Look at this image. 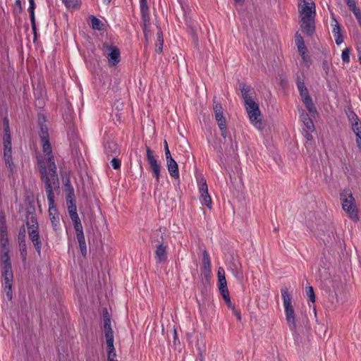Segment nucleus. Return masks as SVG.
<instances>
[{
    "mask_svg": "<svg viewBox=\"0 0 361 361\" xmlns=\"http://www.w3.org/2000/svg\"><path fill=\"white\" fill-rule=\"evenodd\" d=\"M74 196V191L73 188H71V190L68 194V198H67V207H68V211L69 213V216L71 214H77V209L76 205L75 204L74 200L72 199V197Z\"/></svg>",
    "mask_w": 361,
    "mask_h": 361,
    "instance_id": "nucleus-20",
    "label": "nucleus"
},
{
    "mask_svg": "<svg viewBox=\"0 0 361 361\" xmlns=\"http://www.w3.org/2000/svg\"><path fill=\"white\" fill-rule=\"evenodd\" d=\"M15 6H16V8L18 9L19 12L22 11L23 8H22V3H21L20 0H16Z\"/></svg>",
    "mask_w": 361,
    "mask_h": 361,
    "instance_id": "nucleus-54",
    "label": "nucleus"
},
{
    "mask_svg": "<svg viewBox=\"0 0 361 361\" xmlns=\"http://www.w3.org/2000/svg\"><path fill=\"white\" fill-rule=\"evenodd\" d=\"M219 289L220 290L221 295H222L224 300L227 299L230 297L228 289L227 288V285L223 286H219Z\"/></svg>",
    "mask_w": 361,
    "mask_h": 361,
    "instance_id": "nucleus-41",
    "label": "nucleus"
},
{
    "mask_svg": "<svg viewBox=\"0 0 361 361\" xmlns=\"http://www.w3.org/2000/svg\"><path fill=\"white\" fill-rule=\"evenodd\" d=\"M213 110L217 123H226V119L224 117L222 106L219 102H216L215 99H214Z\"/></svg>",
    "mask_w": 361,
    "mask_h": 361,
    "instance_id": "nucleus-15",
    "label": "nucleus"
},
{
    "mask_svg": "<svg viewBox=\"0 0 361 361\" xmlns=\"http://www.w3.org/2000/svg\"><path fill=\"white\" fill-rule=\"evenodd\" d=\"M70 217H71V220H72V221L73 223V225H75V224H76L78 223V224L81 223L80 219L78 214H71L70 216Z\"/></svg>",
    "mask_w": 361,
    "mask_h": 361,
    "instance_id": "nucleus-52",
    "label": "nucleus"
},
{
    "mask_svg": "<svg viewBox=\"0 0 361 361\" xmlns=\"http://www.w3.org/2000/svg\"><path fill=\"white\" fill-rule=\"evenodd\" d=\"M7 143L8 145H11L10 133H6L4 135V145H7Z\"/></svg>",
    "mask_w": 361,
    "mask_h": 361,
    "instance_id": "nucleus-50",
    "label": "nucleus"
},
{
    "mask_svg": "<svg viewBox=\"0 0 361 361\" xmlns=\"http://www.w3.org/2000/svg\"><path fill=\"white\" fill-rule=\"evenodd\" d=\"M30 21H31V25H32V30H33L34 33L36 35L35 17H33V18H30Z\"/></svg>",
    "mask_w": 361,
    "mask_h": 361,
    "instance_id": "nucleus-56",
    "label": "nucleus"
},
{
    "mask_svg": "<svg viewBox=\"0 0 361 361\" xmlns=\"http://www.w3.org/2000/svg\"><path fill=\"white\" fill-rule=\"evenodd\" d=\"M164 151H165L166 159L168 158L172 157L171 155V152L169 151L168 143H167L166 140H164Z\"/></svg>",
    "mask_w": 361,
    "mask_h": 361,
    "instance_id": "nucleus-51",
    "label": "nucleus"
},
{
    "mask_svg": "<svg viewBox=\"0 0 361 361\" xmlns=\"http://www.w3.org/2000/svg\"><path fill=\"white\" fill-rule=\"evenodd\" d=\"M10 133L8 125L7 124L6 127L4 129V133Z\"/></svg>",
    "mask_w": 361,
    "mask_h": 361,
    "instance_id": "nucleus-64",
    "label": "nucleus"
},
{
    "mask_svg": "<svg viewBox=\"0 0 361 361\" xmlns=\"http://www.w3.org/2000/svg\"><path fill=\"white\" fill-rule=\"evenodd\" d=\"M7 293H6V296L7 298L9 299V300H11L12 298V293H11V290H9V289H7Z\"/></svg>",
    "mask_w": 361,
    "mask_h": 361,
    "instance_id": "nucleus-60",
    "label": "nucleus"
},
{
    "mask_svg": "<svg viewBox=\"0 0 361 361\" xmlns=\"http://www.w3.org/2000/svg\"><path fill=\"white\" fill-rule=\"evenodd\" d=\"M245 105L249 118L252 125L258 130L262 129L263 124L258 104L252 99L248 100V102L245 103Z\"/></svg>",
    "mask_w": 361,
    "mask_h": 361,
    "instance_id": "nucleus-7",
    "label": "nucleus"
},
{
    "mask_svg": "<svg viewBox=\"0 0 361 361\" xmlns=\"http://www.w3.org/2000/svg\"><path fill=\"white\" fill-rule=\"evenodd\" d=\"M302 102H304L306 108L307 109L310 114L314 115L317 113V109L312 102V100L310 96H306V97L302 99Z\"/></svg>",
    "mask_w": 361,
    "mask_h": 361,
    "instance_id": "nucleus-27",
    "label": "nucleus"
},
{
    "mask_svg": "<svg viewBox=\"0 0 361 361\" xmlns=\"http://www.w3.org/2000/svg\"><path fill=\"white\" fill-rule=\"evenodd\" d=\"M76 237H77V240L79 243L81 254L83 256H85L87 254V246H86L85 235L80 234V235H78Z\"/></svg>",
    "mask_w": 361,
    "mask_h": 361,
    "instance_id": "nucleus-29",
    "label": "nucleus"
},
{
    "mask_svg": "<svg viewBox=\"0 0 361 361\" xmlns=\"http://www.w3.org/2000/svg\"><path fill=\"white\" fill-rule=\"evenodd\" d=\"M298 11L300 18L302 31L307 35H312L314 32L315 4L312 0H303L300 4Z\"/></svg>",
    "mask_w": 361,
    "mask_h": 361,
    "instance_id": "nucleus-2",
    "label": "nucleus"
},
{
    "mask_svg": "<svg viewBox=\"0 0 361 361\" xmlns=\"http://www.w3.org/2000/svg\"><path fill=\"white\" fill-rule=\"evenodd\" d=\"M41 144L42 146L43 152L47 155V158L44 160L39 162V172L41 173V169L42 166H47L48 165V161H51L54 164V161L53 160V156L51 155V147L49 142V140L41 141Z\"/></svg>",
    "mask_w": 361,
    "mask_h": 361,
    "instance_id": "nucleus-11",
    "label": "nucleus"
},
{
    "mask_svg": "<svg viewBox=\"0 0 361 361\" xmlns=\"http://www.w3.org/2000/svg\"><path fill=\"white\" fill-rule=\"evenodd\" d=\"M322 68L325 71L326 75H329L330 71V63L328 61L324 60L322 62Z\"/></svg>",
    "mask_w": 361,
    "mask_h": 361,
    "instance_id": "nucleus-49",
    "label": "nucleus"
},
{
    "mask_svg": "<svg viewBox=\"0 0 361 361\" xmlns=\"http://www.w3.org/2000/svg\"><path fill=\"white\" fill-rule=\"evenodd\" d=\"M68 8H75L80 5L81 0H62Z\"/></svg>",
    "mask_w": 361,
    "mask_h": 361,
    "instance_id": "nucleus-33",
    "label": "nucleus"
},
{
    "mask_svg": "<svg viewBox=\"0 0 361 361\" xmlns=\"http://www.w3.org/2000/svg\"><path fill=\"white\" fill-rule=\"evenodd\" d=\"M0 249H8V238L7 233L0 234Z\"/></svg>",
    "mask_w": 361,
    "mask_h": 361,
    "instance_id": "nucleus-34",
    "label": "nucleus"
},
{
    "mask_svg": "<svg viewBox=\"0 0 361 361\" xmlns=\"http://www.w3.org/2000/svg\"><path fill=\"white\" fill-rule=\"evenodd\" d=\"M146 151L147 159L152 171H154L160 169V165L158 164L156 158L154 157L153 152L148 147H147Z\"/></svg>",
    "mask_w": 361,
    "mask_h": 361,
    "instance_id": "nucleus-18",
    "label": "nucleus"
},
{
    "mask_svg": "<svg viewBox=\"0 0 361 361\" xmlns=\"http://www.w3.org/2000/svg\"><path fill=\"white\" fill-rule=\"evenodd\" d=\"M103 331L106 343L108 361H117L114 345V331L111 326V318L106 310L103 314Z\"/></svg>",
    "mask_w": 361,
    "mask_h": 361,
    "instance_id": "nucleus-3",
    "label": "nucleus"
},
{
    "mask_svg": "<svg viewBox=\"0 0 361 361\" xmlns=\"http://www.w3.org/2000/svg\"><path fill=\"white\" fill-rule=\"evenodd\" d=\"M239 87L245 104L248 102V100H252V96L250 94V92L251 91V87L250 86L245 83H240Z\"/></svg>",
    "mask_w": 361,
    "mask_h": 361,
    "instance_id": "nucleus-23",
    "label": "nucleus"
},
{
    "mask_svg": "<svg viewBox=\"0 0 361 361\" xmlns=\"http://www.w3.org/2000/svg\"><path fill=\"white\" fill-rule=\"evenodd\" d=\"M140 12L142 16V20L143 22V30L145 35V38H147V28L150 25L149 7L147 6V0H140Z\"/></svg>",
    "mask_w": 361,
    "mask_h": 361,
    "instance_id": "nucleus-10",
    "label": "nucleus"
},
{
    "mask_svg": "<svg viewBox=\"0 0 361 361\" xmlns=\"http://www.w3.org/2000/svg\"><path fill=\"white\" fill-rule=\"evenodd\" d=\"M304 137L306 138L307 140V143L308 142H311L312 140V135L308 133L307 131H306L305 133H304Z\"/></svg>",
    "mask_w": 361,
    "mask_h": 361,
    "instance_id": "nucleus-55",
    "label": "nucleus"
},
{
    "mask_svg": "<svg viewBox=\"0 0 361 361\" xmlns=\"http://www.w3.org/2000/svg\"><path fill=\"white\" fill-rule=\"evenodd\" d=\"M218 126L221 130V136L225 138L227 135L226 123H220L219 124H218Z\"/></svg>",
    "mask_w": 361,
    "mask_h": 361,
    "instance_id": "nucleus-46",
    "label": "nucleus"
},
{
    "mask_svg": "<svg viewBox=\"0 0 361 361\" xmlns=\"http://www.w3.org/2000/svg\"><path fill=\"white\" fill-rule=\"evenodd\" d=\"M166 166L170 175L174 178H178L179 171L178 164L173 157L166 159Z\"/></svg>",
    "mask_w": 361,
    "mask_h": 361,
    "instance_id": "nucleus-16",
    "label": "nucleus"
},
{
    "mask_svg": "<svg viewBox=\"0 0 361 361\" xmlns=\"http://www.w3.org/2000/svg\"><path fill=\"white\" fill-rule=\"evenodd\" d=\"M347 116H348V118L349 121H350L351 124L356 121H360L357 116L353 111H349L348 112H347Z\"/></svg>",
    "mask_w": 361,
    "mask_h": 361,
    "instance_id": "nucleus-44",
    "label": "nucleus"
},
{
    "mask_svg": "<svg viewBox=\"0 0 361 361\" xmlns=\"http://www.w3.org/2000/svg\"><path fill=\"white\" fill-rule=\"evenodd\" d=\"M297 86H298V89L300 92V94L302 99L306 97V96H309L307 89L306 88L303 82L298 80Z\"/></svg>",
    "mask_w": 361,
    "mask_h": 361,
    "instance_id": "nucleus-32",
    "label": "nucleus"
},
{
    "mask_svg": "<svg viewBox=\"0 0 361 361\" xmlns=\"http://www.w3.org/2000/svg\"><path fill=\"white\" fill-rule=\"evenodd\" d=\"M25 236H26V230L24 225L20 226L18 231V243H23L25 242Z\"/></svg>",
    "mask_w": 361,
    "mask_h": 361,
    "instance_id": "nucleus-37",
    "label": "nucleus"
},
{
    "mask_svg": "<svg viewBox=\"0 0 361 361\" xmlns=\"http://www.w3.org/2000/svg\"><path fill=\"white\" fill-rule=\"evenodd\" d=\"M306 294L309 298L310 301H311L312 302H315V295L314 289L312 286H308L306 288Z\"/></svg>",
    "mask_w": 361,
    "mask_h": 361,
    "instance_id": "nucleus-40",
    "label": "nucleus"
},
{
    "mask_svg": "<svg viewBox=\"0 0 361 361\" xmlns=\"http://www.w3.org/2000/svg\"><path fill=\"white\" fill-rule=\"evenodd\" d=\"M105 152L108 156L116 157L119 153V149L116 143L108 142L105 145Z\"/></svg>",
    "mask_w": 361,
    "mask_h": 361,
    "instance_id": "nucleus-24",
    "label": "nucleus"
},
{
    "mask_svg": "<svg viewBox=\"0 0 361 361\" xmlns=\"http://www.w3.org/2000/svg\"><path fill=\"white\" fill-rule=\"evenodd\" d=\"M2 233H7L6 220L4 216H1L0 218V234Z\"/></svg>",
    "mask_w": 361,
    "mask_h": 361,
    "instance_id": "nucleus-42",
    "label": "nucleus"
},
{
    "mask_svg": "<svg viewBox=\"0 0 361 361\" xmlns=\"http://www.w3.org/2000/svg\"><path fill=\"white\" fill-rule=\"evenodd\" d=\"M73 226H74V228L75 230L76 236L80 235V234L84 235L82 225L81 223H80V224L78 223Z\"/></svg>",
    "mask_w": 361,
    "mask_h": 361,
    "instance_id": "nucleus-47",
    "label": "nucleus"
},
{
    "mask_svg": "<svg viewBox=\"0 0 361 361\" xmlns=\"http://www.w3.org/2000/svg\"><path fill=\"white\" fill-rule=\"evenodd\" d=\"M217 275H218L219 286L224 287L225 285H227L226 279V276H225V271H224V268H222V267L218 268Z\"/></svg>",
    "mask_w": 361,
    "mask_h": 361,
    "instance_id": "nucleus-30",
    "label": "nucleus"
},
{
    "mask_svg": "<svg viewBox=\"0 0 361 361\" xmlns=\"http://www.w3.org/2000/svg\"><path fill=\"white\" fill-rule=\"evenodd\" d=\"M28 11L30 13V18H33V17H35V7L29 6Z\"/></svg>",
    "mask_w": 361,
    "mask_h": 361,
    "instance_id": "nucleus-57",
    "label": "nucleus"
},
{
    "mask_svg": "<svg viewBox=\"0 0 361 361\" xmlns=\"http://www.w3.org/2000/svg\"><path fill=\"white\" fill-rule=\"evenodd\" d=\"M346 2V4L348 6L350 11H353L354 15H356V13H360V9L356 6L355 2L354 0H345Z\"/></svg>",
    "mask_w": 361,
    "mask_h": 361,
    "instance_id": "nucleus-36",
    "label": "nucleus"
},
{
    "mask_svg": "<svg viewBox=\"0 0 361 361\" xmlns=\"http://www.w3.org/2000/svg\"><path fill=\"white\" fill-rule=\"evenodd\" d=\"M39 137L41 141L49 140L48 129L45 126H41L39 132Z\"/></svg>",
    "mask_w": 361,
    "mask_h": 361,
    "instance_id": "nucleus-38",
    "label": "nucleus"
},
{
    "mask_svg": "<svg viewBox=\"0 0 361 361\" xmlns=\"http://www.w3.org/2000/svg\"><path fill=\"white\" fill-rule=\"evenodd\" d=\"M281 296L285 308L286 319L288 327L293 332L296 331L297 325L293 307L292 305V297L288 293V288L284 286L281 288Z\"/></svg>",
    "mask_w": 361,
    "mask_h": 361,
    "instance_id": "nucleus-4",
    "label": "nucleus"
},
{
    "mask_svg": "<svg viewBox=\"0 0 361 361\" xmlns=\"http://www.w3.org/2000/svg\"><path fill=\"white\" fill-rule=\"evenodd\" d=\"M336 44L339 45L343 42V37L341 34L334 35Z\"/></svg>",
    "mask_w": 361,
    "mask_h": 361,
    "instance_id": "nucleus-53",
    "label": "nucleus"
},
{
    "mask_svg": "<svg viewBox=\"0 0 361 361\" xmlns=\"http://www.w3.org/2000/svg\"><path fill=\"white\" fill-rule=\"evenodd\" d=\"M199 191L200 193V201L208 208L212 207V199L208 193V187L206 180L202 178L200 182Z\"/></svg>",
    "mask_w": 361,
    "mask_h": 361,
    "instance_id": "nucleus-9",
    "label": "nucleus"
},
{
    "mask_svg": "<svg viewBox=\"0 0 361 361\" xmlns=\"http://www.w3.org/2000/svg\"><path fill=\"white\" fill-rule=\"evenodd\" d=\"M334 20L336 23V24L334 25V27H333V30H332L333 35H336L341 34V27L338 25L337 20L335 18H334Z\"/></svg>",
    "mask_w": 361,
    "mask_h": 361,
    "instance_id": "nucleus-48",
    "label": "nucleus"
},
{
    "mask_svg": "<svg viewBox=\"0 0 361 361\" xmlns=\"http://www.w3.org/2000/svg\"><path fill=\"white\" fill-rule=\"evenodd\" d=\"M29 4H30V7H35V1L34 0H29Z\"/></svg>",
    "mask_w": 361,
    "mask_h": 361,
    "instance_id": "nucleus-63",
    "label": "nucleus"
},
{
    "mask_svg": "<svg viewBox=\"0 0 361 361\" xmlns=\"http://www.w3.org/2000/svg\"><path fill=\"white\" fill-rule=\"evenodd\" d=\"M166 229L165 228H159L153 231L150 235V240L152 243L157 245L165 244Z\"/></svg>",
    "mask_w": 361,
    "mask_h": 361,
    "instance_id": "nucleus-13",
    "label": "nucleus"
},
{
    "mask_svg": "<svg viewBox=\"0 0 361 361\" xmlns=\"http://www.w3.org/2000/svg\"><path fill=\"white\" fill-rule=\"evenodd\" d=\"M295 44L300 54H304V51H307L302 37L298 32L295 35Z\"/></svg>",
    "mask_w": 361,
    "mask_h": 361,
    "instance_id": "nucleus-25",
    "label": "nucleus"
},
{
    "mask_svg": "<svg viewBox=\"0 0 361 361\" xmlns=\"http://www.w3.org/2000/svg\"><path fill=\"white\" fill-rule=\"evenodd\" d=\"M9 249H0V259L2 267L4 265H11L10 257L8 255Z\"/></svg>",
    "mask_w": 361,
    "mask_h": 361,
    "instance_id": "nucleus-26",
    "label": "nucleus"
},
{
    "mask_svg": "<svg viewBox=\"0 0 361 361\" xmlns=\"http://www.w3.org/2000/svg\"><path fill=\"white\" fill-rule=\"evenodd\" d=\"M26 226L27 227L29 238L32 240L36 250L39 253L42 243L39 239L38 223L35 214L29 213L27 215Z\"/></svg>",
    "mask_w": 361,
    "mask_h": 361,
    "instance_id": "nucleus-5",
    "label": "nucleus"
},
{
    "mask_svg": "<svg viewBox=\"0 0 361 361\" xmlns=\"http://www.w3.org/2000/svg\"><path fill=\"white\" fill-rule=\"evenodd\" d=\"M2 276L4 280L5 288L11 290L13 277L11 265L7 264L2 267Z\"/></svg>",
    "mask_w": 361,
    "mask_h": 361,
    "instance_id": "nucleus-14",
    "label": "nucleus"
},
{
    "mask_svg": "<svg viewBox=\"0 0 361 361\" xmlns=\"http://www.w3.org/2000/svg\"><path fill=\"white\" fill-rule=\"evenodd\" d=\"M306 52H307V51H304V54H300V56H302V60L304 61H306V59H307Z\"/></svg>",
    "mask_w": 361,
    "mask_h": 361,
    "instance_id": "nucleus-62",
    "label": "nucleus"
},
{
    "mask_svg": "<svg viewBox=\"0 0 361 361\" xmlns=\"http://www.w3.org/2000/svg\"><path fill=\"white\" fill-rule=\"evenodd\" d=\"M300 118L308 130L312 131L314 130V126L313 121L310 118L308 114H307L304 110L301 111Z\"/></svg>",
    "mask_w": 361,
    "mask_h": 361,
    "instance_id": "nucleus-22",
    "label": "nucleus"
},
{
    "mask_svg": "<svg viewBox=\"0 0 361 361\" xmlns=\"http://www.w3.org/2000/svg\"><path fill=\"white\" fill-rule=\"evenodd\" d=\"M225 302H226L227 305L228 307H232V302L231 301V298L230 297L228 298L227 299L224 300Z\"/></svg>",
    "mask_w": 361,
    "mask_h": 361,
    "instance_id": "nucleus-59",
    "label": "nucleus"
},
{
    "mask_svg": "<svg viewBox=\"0 0 361 361\" xmlns=\"http://www.w3.org/2000/svg\"><path fill=\"white\" fill-rule=\"evenodd\" d=\"M244 1H245V0H234L235 4H238V5H243Z\"/></svg>",
    "mask_w": 361,
    "mask_h": 361,
    "instance_id": "nucleus-61",
    "label": "nucleus"
},
{
    "mask_svg": "<svg viewBox=\"0 0 361 361\" xmlns=\"http://www.w3.org/2000/svg\"><path fill=\"white\" fill-rule=\"evenodd\" d=\"M18 246H19V250L20 252V256L22 257L23 260H25L26 256H27L26 243L25 242L18 243Z\"/></svg>",
    "mask_w": 361,
    "mask_h": 361,
    "instance_id": "nucleus-39",
    "label": "nucleus"
},
{
    "mask_svg": "<svg viewBox=\"0 0 361 361\" xmlns=\"http://www.w3.org/2000/svg\"><path fill=\"white\" fill-rule=\"evenodd\" d=\"M41 178L45 185L51 225L54 230L58 233L61 228L59 216L55 205L54 191L59 190L60 183L56 173V164L49 161L47 166H42L41 169Z\"/></svg>",
    "mask_w": 361,
    "mask_h": 361,
    "instance_id": "nucleus-1",
    "label": "nucleus"
},
{
    "mask_svg": "<svg viewBox=\"0 0 361 361\" xmlns=\"http://www.w3.org/2000/svg\"><path fill=\"white\" fill-rule=\"evenodd\" d=\"M152 172H153V173L154 174V176L156 177L157 181L159 182V176H160V169L154 171Z\"/></svg>",
    "mask_w": 361,
    "mask_h": 361,
    "instance_id": "nucleus-58",
    "label": "nucleus"
},
{
    "mask_svg": "<svg viewBox=\"0 0 361 361\" xmlns=\"http://www.w3.org/2000/svg\"><path fill=\"white\" fill-rule=\"evenodd\" d=\"M163 44H164L163 34L161 30H159L157 33V43H156V48H155L156 52L161 53L162 51Z\"/></svg>",
    "mask_w": 361,
    "mask_h": 361,
    "instance_id": "nucleus-28",
    "label": "nucleus"
},
{
    "mask_svg": "<svg viewBox=\"0 0 361 361\" xmlns=\"http://www.w3.org/2000/svg\"><path fill=\"white\" fill-rule=\"evenodd\" d=\"M91 23H92V27L93 29L97 30H102L104 25L99 19L97 18L94 16H92V19H91Z\"/></svg>",
    "mask_w": 361,
    "mask_h": 361,
    "instance_id": "nucleus-35",
    "label": "nucleus"
},
{
    "mask_svg": "<svg viewBox=\"0 0 361 361\" xmlns=\"http://www.w3.org/2000/svg\"><path fill=\"white\" fill-rule=\"evenodd\" d=\"M4 159L6 165L11 169L13 166L11 145H4Z\"/></svg>",
    "mask_w": 361,
    "mask_h": 361,
    "instance_id": "nucleus-19",
    "label": "nucleus"
},
{
    "mask_svg": "<svg viewBox=\"0 0 361 361\" xmlns=\"http://www.w3.org/2000/svg\"><path fill=\"white\" fill-rule=\"evenodd\" d=\"M342 208L348 214V216L354 221H358L360 217L356 208L355 198L352 193L345 190L341 194Z\"/></svg>",
    "mask_w": 361,
    "mask_h": 361,
    "instance_id": "nucleus-6",
    "label": "nucleus"
},
{
    "mask_svg": "<svg viewBox=\"0 0 361 361\" xmlns=\"http://www.w3.org/2000/svg\"><path fill=\"white\" fill-rule=\"evenodd\" d=\"M341 58L343 62L348 63L350 61V49L348 48H345L343 50Z\"/></svg>",
    "mask_w": 361,
    "mask_h": 361,
    "instance_id": "nucleus-43",
    "label": "nucleus"
},
{
    "mask_svg": "<svg viewBox=\"0 0 361 361\" xmlns=\"http://www.w3.org/2000/svg\"><path fill=\"white\" fill-rule=\"evenodd\" d=\"M203 258H202V265L203 268L205 271H210L211 270V262L209 254L206 250H204L202 252Z\"/></svg>",
    "mask_w": 361,
    "mask_h": 361,
    "instance_id": "nucleus-31",
    "label": "nucleus"
},
{
    "mask_svg": "<svg viewBox=\"0 0 361 361\" xmlns=\"http://www.w3.org/2000/svg\"><path fill=\"white\" fill-rule=\"evenodd\" d=\"M352 125V129L356 135V143L358 148L361 150V122L360 120L356 121Z\"/></svg>",
    "mask_w": 361,
    "mask_h": 361,
    "instance_id": "nucleus-21",
    "label": "nucleus"
},
{
    "mask_svg": "<svg viewBox=\"0 0 361 361\" xmlns=\"http://www.w3.org/2000/svg\"><path fill=\"white\" fill-rule=\"evenodd\" d=\"M167 247L168 245L166 243L156 245V250L154 251V258L157 263L161 264L166 261Z\"/></svg>",
    "mask_w": 361,
    "mask_h": 361,
    "instance_id": "nucleus-12",
    "label": "nucleus"
},
{
    "mask_svg": "<svg viewBox=\"0 0 361 361\" xmlns=\"http://www.w3.org/2000/svg\"><path fill=\"white\" fill-rule=\"evenodd\" d=\"M102 51L106 56L110 66H115L120 62V50L117 47L109 45L106 42H104L102 44Z\"/></svg>",
    "mask_w": 361,
    "mask_h": 361,
    "instance_id": "nucleus-8",
    "label": "nucleus"
},
{
    "mask_svg": "<svg viewBox=\"0 0 361 361\" xmlns=\"http://www.w3.org/2000/svg\"><path fill=\"white\" fill-rule=\"evenodd\" d=\"M228 269L232 272L233 276L239 281L243 279V274L241 269V265L238 262L233 261L229 264Z\"/></svg>",
    "mask_w": 361,
    "mask_h": 361,
    "instance_id": "nucleus-17",
    "label": "nucleus"
},
{
    "mask_svg": "<svg viewBox=\"0 0 361 361\" xmlns=\"http://www.w3.org/2000/svg\"><path fill=\"white\" fill-rule=\"evenodd\" d=\"M111 164L114 169H119L121 168V161L117 159L116 157H113L111 161Z\"/></svg>",
    "mask_w": 361,
    "mask_h": 361,
    "instance_id": "nucleus-45",
    "label": "nucleus"
}]
</instances>
